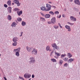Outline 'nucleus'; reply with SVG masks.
<instances>
[{"mask_svg": "<svg viewBox=\"0 0 80 80\" xmlns=\"http://www.w3.org/2000/svg\"><path fill=\"white\" fill-rule=\"evenodd\" d=\"M29 62L31 64V63H35V57H31L29 58Z\"/></svg>", "mask_w": 80, "mask_h": 80, "instance_id": "1", "label": "nucleus"}, {"mask_svg": "<svg viewBox=\"0 0 80 80\" xmlns=\"http://www.w3.org/2000/svg\"><path fill=\"white\" fill-rule=\"evenodd\" d=\"M52 7V6L50 4H46V8H48L47 9H46V11H50L51 10V8Z\"/></svg>", "mask_w": 80, "mask_h": 80, "instance_id": "2", "label": "nucleus"}, {"mask_svg": "<svg viewBox=\"0 0 80 80\" xmlns=\"http://www.w3.org/2000/svg\"><path fill=\"white\" fill-rule=\"evenodd\" d=\"M24 77L25 78H29L31 77V74L27 73L24 75Z\"/></svg>", "mask_w": 80, "mask_h": 80, "instance_id": "3", "label": "nucleus"}, {"mask_svg": "<svg viewBox=\"0 0 80 80\" xmlns=\"http://www.w3.org/2000/svg\"><path fill=\"white\" fill-rule=\"evenodd\" d=\"M52 47H53V48H55V49H56V50H59V47L57 46L56 43H54L52 44Z\"/></svg>", "mask_w": 80, "mask_h": 80, "instance_id": "4", "label": "nucleus"}, {"mask_svg": "<svg viewBox=\"0 0 80 80\" xmlns=\"http://www.w3.org/2000/svg\"><path fill=\"white\" fill-rule=\"evenodd\" d=\"M38 52L37 50L35 48H33V50L31 52V53L35 55L37 54Z\"/></svg>", "mask_w": 80, "mask_h": 80, "instance_id": "5", "label": "nucleus"}, {"mask_svg": "<svg viewBox=\"0 0 80 80\" xmlns=\"http://www.w3.org/2000/svg\"><path fill=\"white\" fill-rule=\"evenodd\" d=\"M51 21L53 24H55L56 23V18L55 17H53L51 19Z\"/></svg>", "mask_w": 80, "mask_h": 80, "instance_id": "6", "label": "nucleus"}, {"mask_svg": "<svg viewBox=\"0 0 80 80\" xmlns=\"http://www.w3.org/2000/svg\"><path fill=\"white\" fill-rule=\"evenodd\" d=\"M70 20L71 21H73L74 22H76L77 18L72 16H71L70 17Z\"/></svg>", "mask_w": 80, "mask_h": 80, "instance_id": "7", "label": "nucleus"}, {"mask_svg": "<svg viewBox=\"0 0 80 80\" xmlns=\"http://www.w3.org/2000/svg\"><path fill=\"white\" fill-rule=\"evenodd\" d=\"M65 28L67 29H68V32H70L71 31V28H70V26L66 25L65 26Z\"/></svg>", "mask_w": 80, "mask_h": 80, "instance_id": "8", "label": "nucleus"}, {"mask_svg": "<svg viewBox=\"0 0 80 80\" xmlns=\"http://www.w3.org/2000/svg\"><path fill=\"white\" fill-rule=\"evenodd\" d=\"M75 3L78 5H80V2L79 0H75L74 1Z\"/></svg>", "mask_w": 80, "mask_h": 80, "instance_id": "9", "label": "nucleus"}, {"mask_svg": "<svg viewBox=\"0 0 80 80\" xmlns=\"http://www.w3.org/2000/svg\"><path fill=\"white\" fill-rule=\"evenodd\" d=\"M41 10H42L43 11H44L47 12V8L45 7V6H42L40 8Z\"/></svg>", "mask_w": 80, "mask_h": 80, "instance_id": "10", "label": "nucleus"}, {"mask_svg": "<svg viewBox=\"0 0 80 80\" xmlns=\"http://www.w3.org/2000/svg\"><path fill=\"white\" fill-rule=\"evenodd\" d=\"M12 41L14 42H17L18 41V38L17 37H15L13 38Z\"/></svg>", "mask_w": 80, "mask_h": 80, "instance_id": "11", "label": "nucleus"}, {"mask_svg": "<svg viewBox=\"0 0 80 80\" xmlns=\"http://www.w3.org/2000/svg\"><path fill=\"white\" fill-rule=\"evenodd\" d=\"M12 1L10 0H9L7 2V4L9 6H11Z\"/></svg>", "mask_w": 80, "mask_h": 80, "instance_id": "12", "label": "nucleus"}, {"mask_svg": "<svg viewBox=\"0 0 80 80\" xmlns=\"http://www.w3.org/2000/svg\"><path fill=\"white\" fill-rule=\"evenodd\" d=\"M20 49H21V48H18L17 49H14V51H15V52H20Z\"/></svg>", "mask_w": 80, "mask_h": 80, "instance_id": "13", "label": "nucleus"}, {"mask_svg": "<svg viewBox=\"0 0 80 80\" xmlns=\"http://www.w3.org/2000/svg\"><path fill=\"white\" fill-rule=\"evenodd\" d=\"M17 25V24L16 22H13L12 23L11 25V26L12 27H15Z\"/></svg>", "mask_w": 80, "mask_h": 80, "instance_id": "14", "label": "nucleus"}, {"mask_svg": "<svg viewBox=\"0 0 80 80\" xmlns=\"http://www.w3.org/2000/svg\"><path fill=\"white\" fill-rule=\"evenodd\" d=\"M7 18L9 21H11L12 20V16L10 15H8Z\"/></svg>", "mask_w": 80, "mask_h": 80, "instance_id": "15", "label": "nucleus"}, {"mask_svg": "<svg viewBox=\"0 0 80 80\" xmlns=\"http://www.w3.org/2000/svg\"><path fill=\"white\" fill-rule=\"evenodd\" d=\"M26 49H27L28 52H30V50H31V49H32V48H29L28 47H26Z\"/></svg>", "mask_w": 80, "mask_h": 80, "instance_id": "16", "label": "nucleus"}, {"mask_svg": "<svg viewBox=\"0 0 80 80\" xmlns=\"http://www.w3.org/2000/svg\"><path fill=\"white\" fill-rule=\"evenodd\" d=\"M45 18H48L50 17V15L49 14H47L45 15Z\"/></svg>", "mask_w": 80, "mask_h": 80, "instance_id": "17", "label": "nucleus"}, {"mask_svg": "<svg viewBox=\"0 0 80 80\" xmlns=\"http://www.w3.org/2000/svg\"><path fill=\"white\" fill-rule=\"evenodd\" d=\"M8 12L10 13H12V7H9L8 8Z\"/></svg>", "mask_w": 80, "mask_h": 80, "instance_id": "18", "label": "nucleus"}, {"mask_svg": "<svg viewBox=\"0 0 80 80\" xmlns=\"http://www.w3.org/2000/svg\"><path fill=\"white\" fill-rule=\"evenodd\" d=\"M73 59L71 58L69 59L68 60V63H71V62H73Z\"/></svg>", "mask_w": 80, "mask_h": 80, "instance_id": "19", "label": "nucleus"}, {"mask_svg": "<svg viewBox=\"0 0 80 80\" xmlns=\"http://www.w3.org/2000/svg\"><path fill=\"white\" fill-rule=\"evenodd\" d=\"M22 11H21L19 12V11H18L17 12L19 16H20V15L22 14Z\"/></svg>", "mask_w": 80, "mask_h": 80, "instance_id": "20", "label": "nucleus"}, {"mask_svg": "<svg viewBox=\"0 0 80 80\" xmlns=\"http://www.w3.org/2000/svg\"><path fill=\"white\" fill-rule=\"evenodd\" d=\"M14 11H17V13L20 11V9L18 8H15L14 9Z\"/></svg>", "mask_w": 80, "mask_h": 80, "instance_id": "21", "label": "nucleus"}, {"mask_svg": "<svg viewBox=\"0 0 80 80\" xmlns=\"http://www.w3.org/2000/svg\"><path fill=\"white\" fill-rule=\"evenodd\" d=\"M68 57L69 58H71V57H72V54H71V53H68Z\"/></svg>", "mask_w": 80, "mask_h": 80, "instance_id": "22", "label": "nucleus"}, {"mask_svg": "<svg viewBox=\"0 0 80 80\" xmlns=\"http://www.w3.org/2000/svg\"><path fill=\"white\" fill-rule=\"evenodd\" d=\"M22 26H25V25H26V22L24 21H22Z\"/></svg>", "mask_w": 80, "mask_h": 80, "instance_id": "23", "label": "nucleus"}, {"mask_svg": "<svg viewBox=\"0 0 80 80\" xmlns=\"http://www.w3.org/2000/svg\"><path fill=\"white\" fill-rule=\"evenodd\" d=\"M16 52V55L17 57H19V56H20V53H19V52H17V51Z\"/></svg>", "mask_w": 80, "mask_h": 80, "instance_id": "24", "label": "nucleus"}, {"mask_svg": "<svg viewBox=\"0 0 80 80\" xmlns=\"http://www.w3.org/2000/svg\"><path fill=\"white\" fill-rule=\"evenodd\" d=\"M55 55H57V56L58 57H59V56H60V55H61V54H60V53L59 52H55Z\"/></svg>", "mask_w": 80, "mask_h": 80, "instance_id": "25", "label": "nucleus"}, {"mask_svg": "<svg viewBox=\"0 0 80 80\" xmlns=\"http://www.w3.org/2000/svg\"><path fill=\"white\" fill-rule=\"evenodd\" d=\"M13 2H14L15 4H17L19 2V1L18 0H14V1H13Z\"/></svg>", "mask_w": 80, "mask_h": 80, "instance_id": "26", "label": "nucleus"}, {"mask_svg": "<svg viewBox=\"0 0 80 80\" xmlns=\"http://www.w3.org/2000/svg\"><path fill=\"white\" fill-rule=\"evenodd\" d=\"M40 18L41 21H42V22H45V19L44 18L42 17H40Z\"/></svg>", "mask_w": 80, "mask_h": 80, "instance_id": "27", "label": "nucleus"}, {"mask_svg": "<svg viewBox=\"0 0 80 80\" xmlns=\"http://www.w3.org/2000/svg\"><path fill=\"white\" fill-rule=\"evenodd\" d=\"M18 21V22H21L22 21V19L20 18H17V19Z\"/></svg>", "mask_w": 80, "mask_h": 80, "instance_id": "28", "label": "nucleus"}, {"mask_svg": "<svg viewBox=\"0 0 80 80\" xmlns=\"http://www.w3.org/2000/svg\"><path fill=\"white\" fill-rule=\"evenodd\" d=\"M51 61H52V62H57V60H56V59L53 58L51 59Z\"/></svg>", "mask_w": 80, "mask_h": 80, "instance_id": "29", "label": "nucleus"}, {"mask_svg": "<svg viewBox=\"0 0 80 80\" xmlns=\"http://www.w3.org/2000/svg\"><path fill=\"white\" fill-rule=\"evenodd\" d=\"M17 43H18L17 42H14L12 43V45H13V46H17Z\"/></svg>", "mask_w": 80, "mask_h": 80, "instance_id": "30", "label": "nucleus"}, {"mask_svg": "<svg viewBox=\"0 0 80 80\" xmlns=\"http://www.w3.org/2000/svg\"><path fill=\"white\" fill-rule=\"evenodd\" d=\"M46 50H47V51H49L50 50V47H49L48 46H47L46 47Z\"/></svg>", "mask_w": 80, "mask_h": 80, "instance_id": "31", "label": "nucleus"}, {"mask_svg": "<svg viewBox=\"0 0 80 80\" xmlns=\"http://www.w3.org/2000/svg\"><path fill=\"white\" fill-rule=\"evenodd\" d=\"M59 63L61 64H62L63 63V60L61 59L59 60Z\"/></svg>", "mask_w": 80, "mask_h": 80, "instance_id": "32", "label": "nucleus"}, {"mask_svg": "<svg viewBox=\"0 0 80 80\" xmlns=\"http://www.w3.org/2000/svg\"><path fill=\"white\" fill-rule=\"evenodd\" d=\"M65 56H66V54H62L61 57V58H63V57H65Z\"/></svg>", "mask_w": 80, "mask_h": 80, "instance_id": "33", "label": "nucleus"}, {"mask_svg": "<svg viewBox=\"0 0 80 80\" xmlns=\"http://www.w3.org/2000/svg\"><path fill=\"white\" fill-rule=\"evenodd\" d=\"M68 24H69V25H71V26H72L73 25H74V23H71L69 22H68L67 23Z\"/></svg>", "mask_w": 80, "mask_h": 80, "instance_id": "34", "label": "nucleus"}, {"mask_svg": "<svg viewBox=\"0 0 80 80\" xmlns=\"http://www.w3.org/2000/svg\"><path fill=\"white\" fill-rule=\"evenodd\" d=\"M53 28H55V29H57V28H58V26H57L56 25H54L53 26Z\"/></svg>", "mask_w": 80, "mask_h": 80, "instance_id": "35", "label": "nucleus"}, {"mask_svg": "<svg viewBox=\"0 0 80 80\" xmlns=\"http://www.w3.org/2000/svg\"><path fill=\"white\" fill-rule=\"evenodd\" d=\"M63 59L65 62H67L68 60V58H64Z\"/></svg>", "mask_w": 80, "mask_h": 80, "instance_id": "36", "label": "nucleus"}, {"mask_svg": "<svg viewBox=\"0 0 80 80\" xmlns=\"http://www.w3.org/2000/svg\"><path fill=\"white\" fill-rule=\"evenodd\" d=\"M49 13L50 14H51V15H54V13L52 11H50V12H49Z\"/></svg>", "mask_w": 80, "mask_h": 80, "instance_id": "37", "label": "nucleus"}, {"mask_svg": "<svg viewBox=\"0 0 80 80\" xmlns=\"http://www.w3.org/2000/svg\"><path fill=\"white\" fill-rule=\"evenodd\" d=\"M16 4H17V6H18V7H20V4H21V3H20V2H18Z\"/></svg>", "mask_w": 80, "mask_h": 80, "instance_id": "38", "label": "nucleus"}, {"mask_svg": "<svg viewBox=\"0 0 80 80\" xmlns=\"http://www.w3.org/2000/svg\"><path fill=\"white\" fill-rule=\"evenodd\" d=\"M19 78L20 79H21V80H24V78L22 77L19 76Z\"/></svg>", "mask_w": 80, "mask_h": 80, "instance_id": "39", "label": "nucleus"}, {"mask_svg": "<svg viewBox=\"0 0 80 80\" xmlns=\"http://www.w3.org/2000/svg\"><path fill=\"white\" fill-rule=\"evenodd\" d=\"M59 13V12H58V11H55V12H54V14H58Z\"/></svg>", "mask_w": 80, "mask_h": 80, "instance_id": "40", "label": "nucleus"}, {"mask_svg": "<svg viewBox=\"0 0 80 80\" xmlns=\"http://www.w3.org/2000/svg\"><path fill=\"white\" fill-rule=\"evenodd\" d=\"M67 65H68V64L66 63L64 65V67H67Z\"/></svg>", "mask_w": 80, "mask_h": 80, "instance_id": "41", "label": "nucleus"}, {"mask_svg": "<svg viewBox=\"0 0 80 80\" xmlns=\"http://www.w3.org/2000/svg\"><path fill=\"white\" fill-rule=\"evenodd\" d=\"M58 25L59 26L60 28H62V27L61 26V24L59 23H58Z\"/></svg>", "mask_w": 80, "mask_h": 80, "instance_id": "42", "label": "nucleus"}, {"mask_svg": "<svg viewBox=\"0 0 80 80\" xmlns=\"http://www.w3.org/2000/svg\"><path fill=\"white\" fill-rule=\"evenodd\" d=\"M48 24H52V21H48Z\"/></svg>", "mask_w": 80, "mask_h": 80, "instance_id": "43", "label": "nucleus"}, {"mask_svg": "<svg viewBox=\"0 0 80 80\" xmlns=\"http://www.w3.org/2000/svg\"><path fill=\"white\" fill-rule=\"evenodd\" d=\"M4 7H5V8H7V7H8V6L6 4H4Z\"/></svg>", "mask_w": 80, "mask_h": 80, "instance_id": "44", "label": "nucleus"}, {"mask_svg": "<svg viewBox=\"0 0 80 80\" xmlns=\"http://www.w3.org/2000/svg\"><path fill=\"white\" fill-rule=\"evenodd\" d=\"M54 57L56 59H58V57L57 56H54Z\"/></svg>", "mask_w": 80, "mask_h": 80, "instance_id": "45", "label": "nucleus"}, {"mask_svg": "<svg viewBox=\"0 0 80 80\" xmlns=\"http://www.w3.org/2000/svg\"><path fill=\"white\" fill-rule=\"evenodd\" d=\"M23 33V32H21V35H20V37H22V34Z\"/></svg>", "mask_w": 80, "mask_h": 80, "instance_id": "46", "label": "nucleus"}, {"mask_svg": "<svg viewBox=\"0 0 80 80\" xmlns=\"http://www.w3.org/2000/svg\"><path fill=\"white\" fill-rule=\"evenodd\" d=\"M57 17H58V18H61V15H60L59 17H58V16H57Z\"/></svg>", "mask_w": 80, "mask_h": 80, "instance_id": "47", "label": "nucleus"}, {"mask_svg": "<svg viewBox=\"0 0 80 80\" xmlns=\"http://www.w3.org/2000/svg\"><path fill=\"white\" fill-rule=\"evenodd\" d=\"M32 78H34V77H35V75H33V74H32Z\"/></svg>", "mask_w": 80, "mask_h": 80, "instance_id": "48", "label": "nucleus"}, {"mask_svg": "<svg viewBox=\"0 0 80 80\" xmlns=\"http://www.w3.org/2000/svg\"><path fill=\"white\" fill-rule=\"evenodd\" d=\"M53 53V51H52V52L51 53V55Z\"/></svg>", "mask_w": 80, "mask_h": 80, "instance_id": "49", "label": "nucleus"}, {"mask_svg": "<svg viewBox=\"0 0 80 80\" xmlns=\"http://www.w3.org/2000/svg\"><path fill=\"white\" fill-rule=\"evenodd\" d=\"M52 7H54V8H56V7L54 6H52Z\"/></svg>", "mask_w": 80, "mask_h": 80, "instance_id": "50", "label": "nucleus"}, {"mask_svg": "<svg viewBox=\"0 0 80 80\" xmlns=\"http://www.w3.org/2000/svg\"><path fill=\"white\" fill-rule=\"evenodd\" d=\"M73 0H69V2H73Z\"/></svg>", "mask_w": 80, "mask_h": 80, "instance_id": "51", "label": "nucleus"}, {"mask_svg": "<svg viewBox=\"0 0 80 80\" xmlns=\"http://www.w3.org/2000/svg\"><path fill=\"white\" fill-rule=\"evenodd\" d=\"M3 78H4V80H7V78H5V77H3Z\"/></svg>", "mask_w": 80, "mask_h": 80, "instance_id": "52", "label": "nucleus"}, {"mask_svg": "<svg viewBox=\"0 0 80 80\" xmlns=\"http://www.w3.org/2000/svg\"><path fill=\"white\" fill-rule=\"evenodd\" d=\"M41 15H42V16H45V15L44 14H43V13H41Z\"/></svg>", "mask_w": 80, "mask_h": 80, "instance_id": "53", "label": "nucleus"}, {"mask_svg": "<svg viewBox=\"0 0 80 80\" xmlns=\"http://www.w3.org/2000/svg\"><path fill=\"white\" fill-rule=\"evenodd\" d=\"M62 17H65V15H64V14L62 15Z\"/></svg>", "mask_w": 80, "mask_h": 80, "instance_id": "54", "label": "nucleus"}, {"mask_svg": "<svg viewBox=\"0 0 80 80\" xmlns=\"http://www.w3.org/2000/svg\"><path fill=\"white\" fill-rule=\"evenodd\" d=\"M49 52H51V51H52V50L51 49H49Z\"/></svg>", "mask_w": 80, "mask_h": 80, "instance_id": "55", "label": "nucleus"}, {"mask_svg": "<svg viewBox=\"0 0 80 80\" xmlns=\"http://www.w3.org/2000/svg\"><path fill=\"white\" fill-rule=\"evenodd\" d=\"M49 3H51L52 2H48Z\"/></svg>", "mask_w": 80, "mask_h": 80, "instance_id": "56", "label": "nucleus"}, {"mask_svg": "<svg viewBox=\"0 0 80 80\" xmlns=\"http://www.w3.org/2000/svg\"><path fill=\"white\" fill-rule=\"evenodd\" d=\"M12 5H14V3L13 2L12 3Z\"/></svg>", "mask_w": 80, "mask_h": 80, "instance_id": "57", "label": "nucleus"}, {"mask_svg": "<svg viewBox=\"0 0 80 80\" xmlns=\"http://www.w3.org/2000/svg\"><path fill=\"white\" fill-rule=\"evenodd\" d=\"M64 11H66V8H65V9H64Z\"/></svg>", "mask_w": 80, "mask_h": 80, "instance_id": "58", "label": "nucleus"}, {"mask_svg": "<svg viewBox=\"0 0 80 80\" xmlns=\"http://www.w3.org/2000/svg\"><path fill=\"white\" fill-rule=\"evenodd\" d=\"M79 15H80V12L79 13Z\"/></svg>", "mask_w": 80, "mask_h": 80, "instance_id": "59", "label": "nucleus"}, {"mask_svg": "<svg viewBox=\"0 0 80 80\" xmlns=\"http://www.w3.org/2000/svg\"><path fill=\"white\" fill-rule=\"evenodd\" d=\"M1 56V54H0V57Z\"/></svg>", "mask_w": 80, "mask_h": 80, "instance_id": "60", "label": "nucleus"}]
</instances>
